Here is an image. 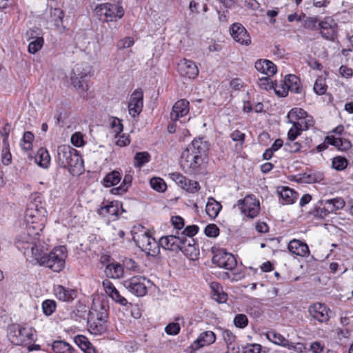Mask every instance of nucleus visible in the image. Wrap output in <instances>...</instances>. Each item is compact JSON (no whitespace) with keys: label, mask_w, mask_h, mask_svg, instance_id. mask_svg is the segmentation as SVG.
Returning <instances> with one entry per match:
<instances>
[{"label":"nucleus","mask_w":353,"mask_h":353,"mask_svg":"<svg viewBox=\"0 0 353 353\" xmlns=\"http://www.w3.org/2000/svg\"><path fill=\"white\" fill-rule=\"evenodd\" d=\"M314 92L318 95H323L325 94L327 90V85L325 83V80L322 77H319L313 87Z\"/></svg>","instance_id":"864d4df0"},{"label":"nucleus","mask_w":353,"mask_h":353,"mask_svg":"<svg viewBox=\"0 0 353 353\" xmlns=\"http://www.w3.org/2000/svg\"><path fill=\"white\" fill-rule=\"evenodd\" d=\"M41 234L28 232L24 228L15 237L14 244L28 257L35 259L36 254L41 250L40 242Z\"/></svg>","instance_id":"20e7f679"},{"label":"nucleus","mask_w":353,"mask_h":353,"mask_svg":"<svg viewBox=\"0 0 353 353\" xmlns=\"http://www.w3.org/2000/svg\"><path fill=\"white\" fill-rule=\"evenodd\" d=\"M189 101L186 99L177 101L173 105L170 112L172 121H176L179 118L186 115L190 110Z\"/></svg>","instance_id":"a878e982"},{"label":"nucleus","mask_w":353,"mask_h":353,"mask_svg":"<svg viewBox=\"0 0 353 353\" xmlns=\"http://www.w3.org/2000/svg\"><path fill=\"white\" fill-rule=\"evenodd\" d=\"M132 181V176L130 174L125 175L122 183L117 188H114L111 190L113 194H123L126 192L128 187L130 185Z\"/></svg>","instance_id":"de8ad7c7"},{"label":"nucleus","mask_w":353,"mask_h":353,"mask_svg":"<svg viewBox=\"0 0 353 353\" xmlns=\"http://www.w3.org/2000/svg\"><path fill=\"white\" fill-rule=\"evenodd\" d=\"M121 179V174L117 171H112L104 177L103 183L104 186L111 187L118 184Z\"/></svg>","instance_id":"49530a36"},{"label":"nucleus","mask_w":353,"mask_h":353,"mask_svg":"<svg viewBox=\"0 0 353 353\" xmlns=\"http://www.w3.org/2000/svg\"><path fill=\"white\" fill-rule=\"evenodd\" d=\"M46 221V203L40 196H37L28 205L24 216L25 228L28 232L41 234Z\"/></svg>","instance_id":"f03ea898"},{"label":"nucleus","mask_w":353,"mask_h":353,"mask_svg":"<svg viewBox=\"0 0 353 353\" xmlns=\"http://www.w3.org/2000/svg\"><path fill=\"white\" fill-rule=\"evenodd\" d=\"M143 107V92L141 89H137L130 95L128 105V113L134 118L141 112Z\"/></svg>","instance_id":"6ab92c4d"},{"label":"nucleus","mask_w":353,"mask_h":353,"mask_svg":"<svg viewBox=\"0 0 353 353\" xmlns=\"http://www.w3.org/2000/svg\"><path fill=\"white\" fill-rule=\"evenodd\" d=\"M292 126L288 130V141H295V139L301 135V132L303 131L301 129H299V127L296 126L294 123H291Z\"/></svg>","instance_id":"69168bd1"},{"label":"nucleus","mask_w":353,"mask_h":353,"mask_svg":"<svg viewBox=\"0 0 353 353\" xmlns=\"http://www.w3.org/2000/svg\"><path fill=\"white\" fill-rule=\"evenodd\" d=\"M43 313L46 316H50L56 309V303L52 300H46L42 303Z\"/></svg>","instance_id":"052dcab7"},{"label":"nucleus","mask_w":353,"mask_h":353,"mask_svg":"<svg viewBox=\"0 0 353 353\" xmlns=\"http://www.w3.org/2000/svg\"><path fill=\"white\" fill-rule=\"evenodd\" d=\"M254 67L258 72L268 77H272L277 71L276 65L272 61L268 59H259L256 61Z\"/></svg>","instance_id":"cd10ccee"},{"label":"nucleus","mask_w":353,"mask_h":353,"mask_svg":"<svg viewBox=\"0 0 353 353\" xmlns=\"http://www.w3.org/2000/svg\"><path fill=\"white\" fill-rule=\"evenodd\" d=\"M123 212L122 204L117 201L103 202L97 210L99 216L115 221Z\"/></svg>","instance_id":"ddd939ff"},{"label":"nucleus","mask_w":353,"mask_h":353,"mask_svg":"<svg viewBox=\"0 0 353 353\" xmlns=\"http://www.w3.org/2000/svg\"><path fill=\"white\" fill-rule=\"evenodd\" d=\"M212 299L219 303L226 302L228 294L223 292V288L217 282H212L210 284Z\"/></svg>","instance_id":"4c0bfd02"},{"label":"nucleus","mask_w":353,"mask_h":353,"mask_svg":"<svg viewBox=\"0 0 353 353\" xmlns=\"http://www.w3.org/2000/svg\"><path fill=\"white\" fill-rule=\"evenodd\" d=\"M34 134L31 132H26L21 140L20 145L24 151H29L32 148Z\"/></svg>","instance_id":"09e8293b"},{"label":"nucleus","mask_w":353,"mask_h":353,"mask_svg":"<svg viewBox=\"0 0 353 353\" xmlns=\"http://www.w3.org/2000/svg\"><path fill=\"white\" fill-rule=\"evenodd\" d=\"M43 43L44 40L43 37L32 38V41L28 45V50L30 54H35L42 48Z\"/></svg>","instance_id":"3c124183"},{"label":"nucleus","mask_w":353,"mask_h":353,"mask_svg":"<svg viewBox=\"0 0 353 353\" xmlns=\"http://www.w3.org/2000/svg\"><path fill=\"white\" fill-rule=\"evenodd\" d=\"M188 8L192 14H199L201 11L206 12L208 10L207 4L202 0H191Z\"/></svg>","instance_id":"a18cd8bd"},{"label":"nucleus","mask_w":353,"mask_h":353,"mask_svg":"<svg viewBox=\"0 0 353 353\" xmlns=\"http://www.w3.org/2000/svg\"><path fill=\"white\" fill-rule=\"evenodd\" d=\"M286 348L296 353H306L308 352L307 344L301 342L292 343L288 341Z\"/></svg>","instance_id":"5fc2aeb1"},{"label":"nucleus","mask_w":353,"mask_h":353,"mask_svg":"<svg viewBox=\"0 0 353 353\" xmlns=\"http://www.w3.org/2000/svg\"><path fill=\"white\" fill-rule=\"evenodd\" d=\"M325 143L335 146L338 150L346 151L351 148V143L345 139L327 136L325 140Z\"/></svg>","instance_id":"c9c22d12"},{"label":"nucleus","mask_w":353,"mask_h":353,"mask_svg":"<svg viewBox=\"0 0 353 353\" xmlns=\"http://www.w3.org/2000/svg\"><path fill=\"white\" fill-rule=\"evenodd\" d=\"M134 43V39L131 37H127L120 39L117 43L118 49L123 50L132 46Z\"/></svg>","instance_id":"774afa93"},{"label":"nucleus","mask_w":353,"mask_h":353,"mask_svg":"<svg viewBox=\"0 0 353 353\" xmlns=\"http://www.w3.org/2000/svg\"><path fill=\"white\" fill-rule=\"evenodd\" d=\"M234 324L236 327L243 329L248 325V319L245 314H236L234 318Z\"/></svg>","instance_id":"e2e57ef3"},{"label":"nucleus","mask_w":353,"mask_h":353,"mask_svg":"<svg viewBox=\"0 0 353 353\" xmlns=\"http://www.w3.org/2000/svg\"><path fill=\"white\" fill-rule=\"evenodd\" d=\"M285 79L289 91L294 93H300L301 92V84L299 77L294 74H289L285 77Z\"/></svg>","instance_id":"c03bdc74"},{"label":"nucleus","mask_w":353,"mask_h":353,"mask_svg":"<svg viewBox=\"0 0 353 353\" xmlns=\"http://www.w3.org/2000/svg\"><path fill=\"white\" fill-rule=\"evenodd\" d=\"M308 348V351H310L312 353H323L325 350V345L323 343L315 341L310 343Z\"/></svg>","instance_id":"0e129e2a"},{"label":"nucleus","mask_w":353,"mask_h":353,"mask_svg":"<svg viewBox=\"0 0 353 353\" xmlns=\"http://www.w3.org/2000/svg\"><path fill=\"white\" fill-rule=\"evenodd\" d=\"M54 293L59 300L68 302L73 301L77 295L76 290L60 285L54 287Z\"/></svg>","instance_id":"c756f323"},{"label":"nucleus","mask_w":353,"mask_h":353,"mask_svg":"<svg viewBox=\"0 0 353 353\" xmlns=\"http://www.w3.org/2000/svg\"><path fill=\"white\" fill-rule=\"evenodd\" d=\"M288 249L292 254L301 257H306L310 254V250L307 245L300 240L292 239L288 245Z\"/></svg>","instance_id":"bb28decb"},{"label":"nucleus","mask_w":353,"mask_h":353,"mask_svg":"<svg viewBox=\"0 0 353 353\" xmlns=\"http://www.w3.org/2000/svg\"><path fill=\"white\" fill-rule=\"evenodd\" d=\"M270 77L265 76L259 78L258 81L259 87L265 90L273 89L274 83L271 81Z\"/></svg>","instance_id":"680f3d73"},{"label":"nucleus","mask_w":353,"mask_h":353,"mask_svg":"<svg viewBox=\"0 0 353 353\" xmlns=\"http://www.w3.org/2000/svg\"><path fill=\"white\" fill-rule=\"evenodd\" d=\"M52 350L54 353H74L77 351L71 345L63 341H54Z\"/></svg>","instance_id":"79ce46f5"},{"label":"nucleus","mask_w":353,"mask_h":353,"mask_svg":"<svg viewBox=\"0 0 353 353\" xmlns=\"http://www.w3.org/2000/svg\"><path fill=\"white\" fill-rule=\"evenodd\" d=\"M150 186L152 189L158 192H164L166 190L165 181L159 177H154L150 181Z\"/></svg>","instance_id":"13d9d810"},{"label":"nucleus","mask_w":353,"mask_h":353,"mask_svg":"<svg viewBox=\"0 0 353 353\" xmlns=\"http://www.w3.org/2000/svg\"><path fill=\"white\" fill-rule=\"evenodd\" d=\"M1 162L5 165H8L12 162V154L10 150L9 143L3 144L1 150Z\"/></svg>","instance_id":"4d7b16f0"},{"label":"nucleus","mask_w":353,"mask_h":353,"mask_svg":"<svg viewBox=\"0 0 353 353\" xmlns=\"http://www.w3.org/2000/svg\"><path fill=\"white\" fill-rule=\"evenodd\" d=\"M180 251H181L190 260H195L199 255V250L197 248L195 241L192 238H187L183 236V241L180 244Z\"/></svg>","instance_id":"4be33fe9"},{"label":"nucleus","mask_w":353,"mask_h":353,"mask_svg":"<svg viewBox=\"0 0 353 353\" xmlns=\"http://www.w3.org/2000/svg\"><path fill=\"white\" fill-rule=\"evenodd\" d=\"M309 313L311 316L320 323L327 322L330 319V309L321 303H316L310 306Z\"/></svg>","instance_id":"412c9836"},{"label":"nucleus","mask_w":353,"mask_h":353,"mask_svg":"<svg viewBox=\"0 0 353 353\" xmlns=\"http://www.w3.org/2000/svg\"><path fill=\"white\" fill-rule=\"evenodd\" d=\"M208 146L202 139H194L182 152L181 165L185 172L199 174L205 166Z\"/></svg>","instance_id":"f257e3e1"},{"label":"nucleus","mask_w":353,"mask_h":353,"mask_svg":"<svg viewBox=\"0 0 353 353\" xmlns=\"http://www.w3.org/2000/svg\"><path fill=\"white\" fill-rule=\"evenodd\" d=\"M134 238L138 247L147 254L155 256L159 253V241L157 242L148 233L143 232Z\"/></svg>","instance_id":"9d476101"},{"label":"nucleus","mask_w":353,"mask_h":353,"mask_svg":"<svg viewBox=\"0 0 353 353\" xmlns=\"http://www.w3.org/2000/svg\"><path fill=\"white\" fill-rule=\"evenodd\" d=\"M265 336L270 342L273 343L274 344L285 348L289 341L283 335L273 330L268 331L265 333Z\"/></svg>","instance_id":"37998d69"},{"label":"nucleus","mask_w":353,"mask_h":353,"mask_svg":"<svg viewBox=\"0 0 353 353\" xmlns=\"http://www.w3.org/2000/svg\"><path fill=\"white\" fill-rule=\"evenodd\" d=\"M169 177L178 186L190 193H194L200 189V185L197 181L190 180L179 172L170 173Z\"/></svg>","instance_id":"2eb2a0df"},{"label":"nucleus","mask_w":353,"mask_h":353,"mask_svg":"<svg viewBox=\"0 0 353 353\" xmlns=\"http://www.w3.org/2000/svg\"><path fill=\"white\" fill-rule=\"evenodd\" d=\"M178 72L181 77L194 79L199 74V69L194 61L183 59L178 63Z\"/></svg>","instance_id":"aec40b11"},{"label":"nucleus","mask_w":353,"mask_h":353,"mask_svg":"<svg viewBox=\"0 0 353 353\" xmlns=\"http://www.w3.org/2000/svg\"><path fill=\"white\" fill-rule=\"evenodd\" d=\"M90 70L88 66L83 64H77L72 69L70 79L73 86L79 91V92L84 97L85 92L88 88L86 82L84 81L85 78L89 73Z\"/></svg>","instance_id":"1a4fd4ad"},{"label":"nucleus","mask_w":353,"mask_h":353,"mask_svg":"<svg viewBox=\"0 0 353 353\" xmlns=\"http://www.w3.org/2000/svg\"><path fill=\"white\" fill-rule=\"evenodd\" d=\"M289 123H294L303 131L307 130L314 125L315 121L311 115L304 110L299 108H292L288 114Z\"/></svg>","instance_id":"6e6552de"},{"label":"nucleus","mask_w":353,"mask_h":353,"mask_svg":"<svg viewBox=\"0 0 353 353\" xmlns=\"http://www.w3.org/2000/svg\"><path fill=\"white\" fill-rule=\"evenodd\" d=\"M150 155L147 152L136 153L134 158V165L137 168L142 167L145 163L150 161Z\"/></svg>","instance_id":"8fccbe9b"},{"label":"nucleus","mask_w":353,"mask_h":353,"mask_svg":"<svg viewBox=\"0 0 353 353\" xmlns=\"http://www.w3.org/2000/svg\"><path fill=\"white\" fill-rule=\"evenodd\" d=\"M95 12L100 20L116 21L123 16L124 10L119 5L105 3L97 6Z\"/></svg>","instance_id":"0eeeda50"},{"label":"nucleus","mask_w":353,"mask_h":353,"mask_svg":"<svg viewBox=\"0 0 353 353\" xmlns=\"http://www.w3.org/2000/svg\"><path fill=\"white\" fill-rule=\"evenodd\" d=\"M238 206L241 213L250 219L256 217L260 211L259 201L254 195H248L243 200H239Z\"/></svg>","instance_id":"9b49d317"},{"label":"nucleus","mask_w":353,"mask_h":353,"mask_svg":"<svg viewBox=\"0 0 353 353\" xmlns=\"http://www.w3.org/2000/svg\"><path fill=\"white\" fill-rule=\"evenodd\" d=\"M103 289L105 293L115 302L121 305H126L128 301L125 298L122 296L117 289L114 287V284L108 279L103 280L102 283Z\"/></svg>","instance_id":"b1692460"},{"label":"nucleus","mask_w":353,"mask_h":353,"mask_svg":"<svg viewBox=\"0 0 353 353\" xmlns=\"http://www.w3.org/2000/svg\"><path fill=\"white\" fill-rule=\"evenodd\" d=\"M35 162L40 167L48 168L50 164V156L48 151L43 148H39L35 156Z\"/></svg>","instance_id":"a19ab883"},{"label":"nucleus","mask_w":353,"mask_h":353,"mask_svg":"<svg viewBox=\"0 0 353 353\" xmlns=\"http://www.w3.org/2000/svg\"><path fill=\"white\" fill-rule=\"evenodd\" d=\"M146 279L141 276H134L123 282L124 287L131 293L137 296H143L147 292V287L145 285Z\"/></svg>","instance_id":"4468645a"},{"label":"nucleus","mask_w":353,"mask_h":353,"mask_svg":"<svg viewBox=\"0 0 353 353\" xmlns=\"http://www.w3.org/2000/svg\"><path fill=\"white\" fill-rule=\"evenodd\" d=\"M169 177L178 186L190 193H194L200 189V185L197 181L190 180L179 172L170 173Z\"/></svg>","instance_id":"f3484780"},{"label":"nucleus","mask_w":353,"mask_h":353,"mask_svg":"<svg viewBox=\"0 0 353 353\" xmlns=\"http://www.w3.org/2000/svg\"><path fill=\"white\" fill-rule=\"evenodd\" d=\"M63 17L64 12L61 9H50V21L52 23L55 28L60 32H63L65 30V27L63 24Z\"/></svg>","instance_id":"2f4dec72"},{"label":"nucleus","mask_w":353,"mask_h":353,"mask_svg":"<svg viewBox=\"0 0 353 353\" xmlns=\"http://www.w3.org/2000/svg\"><path fill=\"white\" fill-rule=\"evenodd\" d=\"M74 341L84 353H97V350L86 336L77 335L74 337Z\"/></svg>","instance_id":"f704fd0d"},{"label":"nucleus","mask_w":353,"mask_h":353,"mask_svg":"<svg viewBox=\"0 0 353 353\" xmlns=\"http://www.w3.org/2000/svg\"><path fill=\"white\" fill-rule=\"evenodd\" d=\"M212 261L217 266L232 270L236 266V261L234 256L223 250H220L216 252L212 258Z\"/></svg>","instance_id":"a211bd4d"},{"label":"nucleus","mask_w":353,"mask_h":353,"mask_svg":"<svg viewBox=\"0 0 353 353\" xmlns=\"http://www.w3.org/2000/svg\"><path fill=\"white\" fill-rule=\"evenodd\" d=\"M67 250L65 246L54 248L49 254H46L41 249L34 260L40 265H44L54 272H61L65 267L67 258Z\"/></svg>","instance_id":"39448f33"},{"label":"nucleus","mask_w":353,"mask_h":353,"mask_svg":"<svg viewBox=\"0 0 353 353\" xmlns=\"http://www.w3.org/2000/svg\"><path fill=\"white\" fill-rule=\"evenodd\" d=\"M59 165L67 168L73 176L79 175L83 171V161L79 152L68 145H62L57 148Z\"/></svg>","instance_id":"7ed1b4c3"},{"label":"nucleus","mask_w":353,"mask_h":353,"mask_svg":"<svg viewBox=\"0 0 353 353\" xmlns=\"http://www.w3.org/2000/svg\"><path fill=\"white\" fill-rule=\"evenodd\" d=\"M345 203L344 200L339 197L322 200V204H324V210L330 214L343 208Z\"/></svg>","instance_id":"473e14b6"},{"label":"nucleus","mask_w":353,"mask_h":353,"mask_svg":"<svg viewBox=\"0 0 353 353\" xmlns=\"http://www.w3.org/2000/svg\"><path fill=\"white\" fill-rule=\"evenodd\" d=\"M221 208L222 206L220 203L216 201L212 197L208 198V202L205 205V212L211 219L216 218L218 216Z\"/></svg>","instance_id":"58836bf2"},{"label":"nucleus","mask_w":353,"mask_h":353,"mask_svg":"<svg viewBox=\"0 0 353 353\" xmlns=\"http://www.w3.org/2000/svg\"><path fill=\"white\" fill-rule=\"evenodd\" d=\"M229 32L233 40L242 46H249L252 44V38L246 28L241 23H232Z\"/></svg>","instance_id":"f8f14e48"},{"label":"nucleus","mask_w":353,"mask_h":353,"mask_svg":"<svg viewBox=\"0 0 353 353\" xmlns=\"http://www.w3.org/2000/svg\"><path fill=\"white\" fill-rule=\"evenodd\" d=\"M262 346L258 343H250L243 347L242 353H261Z\"/></svg>","instance_id":"338daca9"},{"label":"nucleus","mask_w":353,"mask_h":353,"mask_svg":"<svg viewBox=\"0 0 353 353\" xmlns=\"http://www.w3.org/2000/svg\"><path fill=\"white\" fill-rule=\"evenodd\" d=\"M105 274L107 277L118 279L123 276L124 268L117 263H112L106 265Z\"/></svg>","instance_id":"72a5a7b5"},{"label":"nucleus","mask_w":353,"mask_h":353,"mask_svg":"<svg viewBox=\"0 0 353 353\" xmlns=\"http://www.w3.org/2000/svg\"><path fill=\"white\" fill-rule=\"evenodd\" d=\"M169 177L178 186L190 193H194L200 189V185L197 181L190 180L179 172L170 173Z\"/></svg>","instance_id":"dca6fc26"},{"label":"nucleus","mask_w":353,"mask_h":353,"mask_svg":"<svg viewBox=\"0 0 353 353\" xmlns=\"http://www.w3.org/2000/svg\"><path fill=\"white\" fill-rule=\"evenodd\" d=\"M216 340L215 334L212 331H205L199 334L192 344L193 348L197 349L212 344Z\"/></svg>","instance_id":"7c9ffc66"},{"label":"nucleus","mask_w":353,"mask_h":353,"mask_svg":"<svg viewBox=\"0 0 353 353\" xmlns=\"http://www.w3.org/2000/svg\"><path fill=\"white\" fill-rule=\"evenodd\" d=\"M278 193L283 201V204H292L298 198L297 192L288 187H281Z\"/></svg>","instance_id":"e433bc0d"},{"label":"nucleus","mask_w":353,"mask_h":353,"mask_svg":"<svg viewBox=\"0 0 353 353\" xmlns=\"http://www.w3.org/2000/svg\"><path fill=\"white\" fill-rule=\"evenodd\" d=\"M348 165L346 158L341 156H336L332 160V167L337 171L344 170Z\"/></svg>","instance_id":"603ef678"},{"label":"nucleus","mask_w":353,"mask_h":353,"mask_svg":"<svg viewBox=\"0 0 353 353\" xmlns=\"http://www.w3.org/2000/svg\"><path fill=\"white\" fill-rule=\"evenodd\" d=\"M183 241V236H179V233L177 232V235H168L162 236L159 239V248L173 252L179 251L180 244Z\"/></svg>","instance_id":"5701e85b"},{"label":"nucleus","mask_w":353,"mask_h":353,"mask_svg":"<svg viewBox=\"0 0 353 353\" xmlns=\"http://www.w3.org/2000/svg\"><path fill=\"white\" fill-rule=\"evenodd\" d=\"M273 90L276 95L284 97L288 94V89L285 83V79L281 81L279 83H274Z\"/></svg>","instance_id":"6e6d98bb"},{"label":"nucleus","mask_w":353,"mask_h":353,"mask_svg":"<svg viewBox=\"0 0 353 353\" xmlns=\"http://www.w3.org/2000/svg\"><path fill=\"white\" fill-rule=\"evenodd\" d=\"M123 266L127 270L134 272H141V268L132 259H125L123 261Z\"/></svg>","instance_id":"bf43d9fd"},{"label":"nucleus","mask_w":353,"mask_h":353,"mask_svg":"<svg viewBox=\"0 0 353 353\" xmlns=\"http://www.w3.org/2000/svg\"><path fill=\"white\" fill-rule=\"evenodd\" d=\"M8 337L14 345H28L30 351L39 349L38 345L34 347L30 345L35 340V330L32 327L12 324L8 327Z\"/></svg>","instance_id":"423d86ee"},{"label":"nucleus","mask_w":353,"mask_h":353,"mask_svg":"<svg viewBox=\"0 0 353 353\" xmlns=\"http://www.w3.org/2000/svg\"><path fill=\"white\" fill-rule=\"evenodd\" d=\"M107 319L100 318H88V330L90 332L94 335H101L106 332Z\"/></svg>","instance_id":"c85d7f7f"},{"label":"nucleus","mask_w":353,"mask_h":353,"mask_svg":"<svg viewBox=\"0 0 353 353\" xmlns=\"http://www.w3.org/2000/svg\"><path fill=\"white\" fill-rule=\"evenodd\" d=\"M222 337L226 343L228 350H239V347L236 343V336L229 330H225L222 332Z\"/></svg>","instance_id":"ea45409f"},{"label":"nucleus","mask_w":353,"mask_h":353,"mask_svg":"<svg viewBox=\"0 0 353 353\" xmlns=\"http://www.w3.org/2000/svg\"><path fill=\"white\" fill-rule=\"evenodd\" d=\"M89 316L92 317V319L100 318L107 319L108 317V305L107 303L99 299L94 300Z\"/></svg>","instance_id":"393cba45"}]
</instances>
